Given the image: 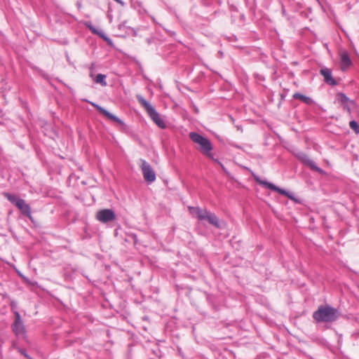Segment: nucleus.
Masks as SVG:
<instances>
[{"mask_svg":"<svg viewBox=\"0 0 359 359\" xmlns=\"http://www.w3.org/2000/svg\"><path fill=\"white\" fill-rule=\"evenodd\" d=\"M335 102L340 104L344 110L346 111L349 114L351 111L357 108L355 102L349 99L344 93H338L336 95Z\"/></svg>","mask_w":359,"mask_h":359,"instance_id":"39448f33","label":"nucleus"},{"mask_svg":"<svg viewBox=\"0 0 359 359\" xmlns=\"http://www.w3.org/2000/svg\"><path fill=\"white\" fill-rule=\"evenodd\" d=\"M190 212L196 215L200 220H207L210 224L217 228H220V224L217 217L207 209H201L198 207L189 208Z\"/></svg>","mask_w":359,"mask_h":359,"instance_id":"20e7f679","label":"nucleus"},{"mask_svg":"<svg viewBox=\"0 0 359 359\" xmlns=\"http://www.w3.org/2000/svg\"><path fill=\"white\" fill-rule=\"evenodd\" d=\"M320 74L324 77V81L326 83L330 86H336L337 81L332 76L331 70L328 68H323L320 69Z\"/></svg>","mask_w":359,"mask_h":359,"instance_id":"f8f14e48","label":"nucleus"},{"mask_svg":"<svg viewBox=\"0 0 359 359\" xmlns=\"http://www.w3.org/2000/svg\"><path fill=\"white\" fill-rule=\"evenodd\" d=\"M293 97L294 99H298V100H302V102L306 103V104H309L311 102V99L309 97H306L301 93H296L293 95Z\"/></svg>","mask_w":359,"mask_h":359,"instance_id":"2eb2a0df","label":"nucleus"},{"mask_svg":"<svg viewBox=\"0 0 359 359\" xmlns=\"http://www.w3.org/2000/svg\"><path fill=\"white\" fill-rule=\"evenodd\" d=\"M105 79L106 76L104 74H98L95 79V81L97 83H100L102 86H106L107 82Z\"/></svg>","mask_w":359,"mask_h":359,"instance_id":"dca6fc26","label":"nucleus"},{"mask_svg":"<svg viewBox=\"0 0 359 359\" xmlns=\"http://www.w3.org/2000/svg\"><path fill=\"white\" fill-rule=\"evenodd\" d=\"M19 351L21 353V354H22L23 355H25V357L28 358V355H27L26 352L25 350L23 349H20Z\"/></svg>","mask_w":359,"mask_h":359,"instance_id":"6ab92c4d","label":"nucleus"},{"mask_svg":"<svg viewBox=\"0 0 359 359\" xmlns=\"http://www.w3.org/2000/svg\"><path fill=\"white\" fill-rule=\"evenodd\" d=\"M257 181L260 184H263L265 187H266V188H268V189H269L271 190L277 191L278 193H279V194H280L282 195L286 196H287L288 198H290L291 199H294V198L290 195V194L289 192H287V191L276 187V185H274L273 184H272L271 182H265V181H259L258 180H257Z\"/></svg>","mask_w":359,"mask_h":359,"instance_id":"9b49d317","label":"nucleus"},{"mask_svg":"<svg viewBox=\"0 0 359 359\" xmlns=\"http://www.w3.org/2000/svg\"><path fill=\"white\" fill-rule=\"evenodd\" d=\"M4 196L11 203H12L15 205H16V201H18V200L20 199L19 198H17L15 195L9 193L4 194Z\"/></svg>","mask_w":359,"mask_h":359,"instance_id":"f3484780","label":"nucleus"},{"mask_svg":"<svg viewBox=\"0 0 359 359\" xmlns=\"http://www.w3.org/2000/svg\"><path fill=\"white\" fill-rule=\"evenodd\" d=\"M350 128L355 132L356 134L359 133V125L355 121H351L349 122Z\"/></svg>","mask_w":359,"mask_h":359,"instance_id":"a211bd4d","label":"nucleus"},{"mask_svg":"<svg viewBox=\"0 0 359 359\" xmlns=\"http://www.w3.org/2000/svg\"><path fill=\"white\" fill-rule=\"evenodd\" d=\"M189 138L194 143L198 144L199 145V150L203 155H205L208 158H210L213 161L219 163L221 165V167L224 169L223 165L217 159L213 157V155L211 153V151L212 150V145L208 139L194 132H191L189 133Z\"/></svg>","mask_w":359,"mask_h":359,"instance_id":"f03ea898","label":"nucleus"},{"mask_svg":"<svg viewBox=\"0 0 359 359\" xmlns=\"http://www.w3.org/2000/svg\"><path fill=\"white\" fill-rule=\"evenodd\" d=\"M341 69L344 70L348 68L351 64V58L348 53L345 50H341L339 53Z\"/></svg>","mask_w":359,"mask_h":359,"instance_id":"ddd939ff","label":"nucleus"},{"mask_svg":"<svg viewBox=\"0 0 359 359\" xmlns=\"http://www.w3.org/2000/svg\"><path fill=\"white\" fill-rule=\"evenodd\" d=\"M23 214L29 215L30 214V206L26 203L25 201L20 198L16 201L15 205Z\"/></svg>","mask_w":359,"mask_h":359,"instance_id":"4468645a","label":"nucleus"},{"mask_svg":"<svg viewBox=\"0 0 359 359\" xmlns=\"http://www.w3.org/2000/svg\"><path fill=\"white\" fill-rule=\"evenodd\" d=\"M141 169L144 180L148 182H153L156 180V174L151 166L144 160H141Z\"/></svg>","mask_w":359,"mask_h":359,"instance_id":"0eeeda50","label":"nucleus"},{"mask_svg":"<svg viewBox=\"0 0 359 359\" xmlns=\"http://www.w3.org/2000/svg\"><path fill=\"white\" fill-rule=\"evenodd\" d=\"M339 316V311L330 305L320 306L313 313V319L318 323H332Z\"/></svg>","mask_w":359,"mask_h":359,"instance_id":"f257e3e1","label":"nucleus"},{"mask_svg":"<svg viewBox=\"0 0 359 359\" xmlns=\"http://www.w3.org/2000/svg\"><path fill=\"white\" fill-rule=\"evenodd\" d=\"M77 6L79 8H81V3L80 1H78L77 4H76Z\"/></svg>","mask_w":359,"mask_h":359,"instance_id":"412c9836","label":"nucleus"},{"mask_svg":"<svg viewBox=\"0 0 359 359\" xmlns=\"http://www.w3.org/2000/svg\"><path fill=\"white\" fill-rule=\"evenodd\" d=\"M90 76H93V73L91 72L90 74Z\"/></svg>","mask_w":359,"mask_h":359,"instance_id":"4be33fe9","label":"nucleus"},{"mask_svg":"<svg viewBox=\"0 0 359 359\" xmlns=\"http://www.w3.org/2000/svg\"><path fill=\"white\" fill-rule=\"evenodd\" d=\"M140 104L144 108L147 113L151 118V120L161 128L164 129L166 128L165 121L161 118V115L156 111L153 106L150 104L142 95H137L136 96Z\"/></svg>","mask_w":359,"mask_h":359,"instance_id":"7ed1b4c3","label":"nucleus"},{"mask_svg":"<svg viewBox=\"0 0 359 359\" xmlns=\"http://www.w3.org/2000/svg\"><path fill=\"white\" fill-rule=\"evenodd\" d=\"M12 330L16 336H22L25 332V326L18 311L15 312V321L12 325Z\"/></svg>","mask_w":359,"mask_h":359,"instance_id":"6e6552de","label":"nucleus"},{"mask_svg":"<svg viewBox=\"0 0 359 359\" xmlns=\"http://www.w3.org/2000/svg\"><path fill=\"white\" fill-rule=\"evenodd\" d=\"M96 219L102 223H107L116 219V214L111 209H102L97 212Z\"/></svg>","mask_w":359,"mask_h":359,"instance_id":"423d86ee","label":"nucleus"},{"mask_svg":"<svg viewBox=\"0 0 359 359\" xmlns=\"http://www.w3.org/2000/svg\"><path fill=\"white\" fill-rule=\"evenodd\" d=\"M114 1H116L118 4H121V6L124 5V2L122 0H114Z\"/></svg>","mask_w":359,"mask_h":359,"instance_id":"aec40b11","label":"nucleus"},{"mask_svg":"<svg viewBox=\"0 0 359 359\" xmlns=\"http://www.w3.org/2000/svg\"><path fill=\"white\" fill-rule=\"evenodd\" d=\"M91 104L98 111H100L102 115H104L107 118L110 119L111 121H113L114 122H116L121 125H123V122L117 116H114L111 113L109 112L107 110L104 109L103 107H100V105L91 103Z\"/></svg>","mask_w":359,"mask_h":359,"instance_id":"9d476101","label":"nucleus"},{"mask_svg":"<svg viewBox=\"0 0 359 359\" xmlns=\"http://www.w3.org/2000/svg\"><path fill=\"white\" fill-rule=\"evenodd\" d=\"M297 158L305 165L309 167L311 169L321 172L323 170L318 168L316 163L311 160L306 154L300 152L297 154Z\"/></svg>","mask_w":359,"mask_h":359,"instance_id":"1a4fd4ad","label":"nucleus"}]
</instances>
